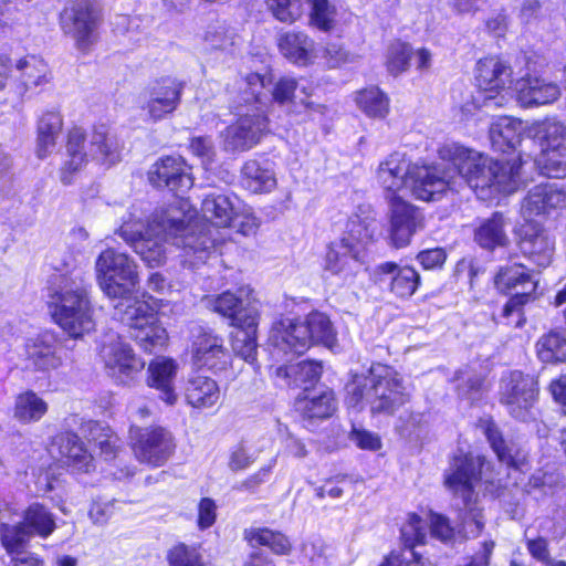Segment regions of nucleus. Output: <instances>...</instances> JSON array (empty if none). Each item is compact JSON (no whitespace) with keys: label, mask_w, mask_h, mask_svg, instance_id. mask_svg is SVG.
Instances as JSON below:
<instances>
[{"label":"nucleus","mask_w":566,"mask_h":566,"mask_svg":"<svg viewBox=\"0 0 566 566\" xmlns=\"http://www.w3.org/2000/svg\"><path fill=\"white\" fill-rule=\"evenodd\" d=\"M443 164L410 165L405 154L395 151L380 161L376 177L392 196L406 188L418 200L434 201L447 191L468 185L481 199L493 193H512L523 184L526 161L521 157L494 160L458 143H447L438 150Z\"/></svg>","instance_id":"obj_1"},{"label":"nucleus","mask_w":566,"mask_h":566,"mask_svg":"<svg viewBox=\"0 0 566 566\" xmlns=\"http://www.w3.org/2000/svg\"><path fill=\"white\" fill-rule=\"evenodd\" d=\"M203 219L195 218L187 201L179 199L156 210L145 223L136 208L128 212L117 233L150 266L166 260L167 244L181 249V262L189 268L205 264L216 247L224 241L219 228H228L235 217L230 197L209 193L201 202Z\"/></svg>","instance_id":"obj_2"},{"label":"nucleus","mask_w":566,"mask_h":566,"mask_svg":"<svg viewBox=\"0 0 566 566\" xmlns=\"http://www.w3.org/2000/svg\"><path fill=\"white\" fill-rule=\"evenodd\" d=\"M408 399L401 376L387 365H373L367 374L354 375L346 385L345 402L355 412L368 407L371 415H392Z\"/></svg>","instance_id":"obj_3"},{"label":"nucleus","mask_w":566,"mask_h":566,"mask_svg":"<svg viewBox=\"0 0 566 566\" xmlns=\"http://www.w3.org/2000/svg\"><path fill=\"white\" fill-rule=\"evenodd\" d=\"M48 306L54 323L72 338L95 329L90 286L80 272L59 276L48 290Z\"/></svg>","instance_id":"obj_4"},{"label":"nucleus","mask_w":566,"mask_h":566,"mask_svg":"<svg viewBox=\"0 0 566 566\" xmlns=\"http://www.w3.org/2000/svg\"><path fill=\"white\" fill-rule=\"evenodd\" d=\"M265 78L259 73H250L242 81L241 99L235 109L239 118L228 126L223 135V148L228 153H242L253 148L269 132L266 104L263 101L262 90ZM266 98V95L264 94Z\"/></svg>","instance_id":"obj_5"},{"label":"nucleus","mask_w":566,"mask_h":566,"mask_svg":"<svg viewBox=\"0 0 566 566\" xmlns=\"http://www.w3.org/2000/svg\"><path fill=\"white\" fill-rule=\"evenodd\" d=\"M251 292L249 287H241L237 293L227 291L209 301L213 311L229 318L230 325L235 328L232 334L234 354L250 364L256 358L259 324V310L250 298Z\"/></svg>","instance_id":"obj_6"},{"label":"nucleus","mask_w":566,"mask_h":566,"mask_svg":"<svg viewBox=\"0 0 566 566\" xmlns=\"http://www.w3.org/2000/svg\"><path fill=\"white\" fill-rule=\"evenodd\" d=\"M122 147L117 137L105 125L95 126L90 135L80 127L67 134L65 160L60 179L64 185L72 182V175L81 170L88 160L112 166L120 160Z\"/></svg>","instance_id":"obj_7"},{"label":"nucleus","mask_w":566,"mask_h":566,"mask_svg":"<svg viewBox=\"0 0 566 566\" xmlns=\"http://www.w3.org/2000/svg\"><path fill=\"white\" fill-rule=\"evenodd\" d=\"M482 460L472 454L455 455L444 474V484L454 497L462 501L461 538L476 537L484 527L482 510L478 506L475 484L480 481Z\"/></svg>","instance_id":"obj_8"},{"label":"nucleus","mask_w":566,"mask_h":566,"mask_svg":"<svg viewBox=\"0 0 566 566\" xmlns=\"http://www.w3.org/2000/svg\"><path fill=\"white\" fill-rule=\"evenodd\" d=\"M376 228L371 222L358 216L350 218L343 237L328 247L325 256V271L340 276L344 281L352 279L361 268V253L365 245L374 240Z\"/></svg>","instance_id":"obj_9"},{"label":"nucleus","mask_w":566,"mask_h":566,"mask_svg":"<svg viewBox=\"0 0 566 566\" xmlns=\"http://www.w3.org/2000/svg\"><path fill=\"white\" fill-rule=\"evenodd\" d=\"M270 342L275 348L302 354L312 344L331 347L335 342V332L329 318L319 312H313L303 322L289 318L275 323L270 332Z\"/></svg>","instance_id":"obj_10"},{"label":"nucleus","mask_w":566,"mask_h":566,"mask_svg":"<svg viewBox=\"0 0 566 566\" xmlns=\"http://www.w3.org/2000/svg\"><path fill=\"white\" fill-rule=\"evenodd\" d=\"M136 264L115 248L103 250L95 261L96 280L103 293L115 303H132L138 285Z\"/></svg>","instance_id":"obj_11"},{"label":"nucleus","mask_w":566,"mask_h":566,"mask_svg":"<svg viewBox=\"0 0 566 566\" xmlns=\"http://www.w3.org/2000/svg\"><path fill=\"white\" fill-rule=\"evenodd\" d=\"M113 317L129 328L130 337L144 352L151 354L165 346L167 332L146 302L115 303Z\"/></svg>","instance_id":"obj_12"},{"label":"nucleus","mask_w":566,"mask_h":566,"mask_svg":"<svg viewBox=\"0 0 566 566\" xmlns=\"http://www.w3.org/2000/svg\"><path fill=\"white\" fill-rule=\"evenodd\" d=\"M538 386L534 377L513 370L502 377L500 384V403L506 412L520 420L528 421L535 417Z\"/></svg>","instance_id":"obj_13"},{"label":"nucleus","mask_w":566,"mask_h":566,"mask_svg":"<svg viewBox=\"0 0 566 566\" xmlns=\"http://www.w3.org/2000/svg\"><path fill=\"white\" fill-rule=\"evenodd\" d=\"M476 83L481 90L474 99L479 107H500L506 102L507 90L512 84V70L499 57H485L478 62Z\"/></svg>","instance_id":"obj_14"},{"label":"nucleus","mask_w":566,"mask_h":566,"mask_svg":"<svg viewBox=\"0 0 566 566\" xmlns=\"http://www.w3.org/2000/svg\"><path fill=\"white\" fill-rule=\"evenodd\" d=\"M99 356L109 375L123 384L133 380L145 367V361L135 355L130 345L115 333L104 336Z\"/></svg>","instance_id":"obj_15"},{"label":"nucleus","mask_w":566,"mask_h":566,"mask_svg":"<svg viewBox=\"0 0 566 566\" xmlns=\"http://www.w3.org/2000/svg\"><path fill=\"white\" fill-rule=\"evenodd\" d=\"M129 434L134 453L143 463L160 467L174 453V438L164 428L142 429L133 424Z\"/></svg>","instance_id":"obj_16"},{"label":"nucleus","mask_w":566,"mask_h":566,"mask_svg":"<svg viewBox=\"0 0 566 566\" xmlns=\"http://www.w3.org/2000/svg\"><path fill=\"white\" fill-rule=\"evenodd\" d=\"M184 84L167 76L148 84L140 94L142 109L154 122L174 113L180 104Z\"/></svg>","instance_id":"obj_17"},{"label":"nucleus","mask_w":566,"mask_h":566,"mask_svg":"<svg viewBox=\"0 0 566 566\" xmlns=\"http://www.w3.org/2000/svg\"><path fill=\"white\" fill-rule=\"evenodd\" d=\"M99 13L90 0H77L61 13V25L80 50H86L96 39Z\"/></svg>","instance_id":"obj_18"},{"label":"nucleus","mask_w":566,"mask_h":566,"mask_svg":"<svg viewBox=\"0 0 566 566\" xmlns=\"http://www.w3.org/2000/svg\"><path fill=\"white\" fill-rule=\"evenodd\" d=\"M191 358L199 368L221 371L230 364L231 354L220 335L210 329L197 327L192 332Z\"/></svg>","instance_id":"obj_19"},{"label":"nucleus","mask_w":566,"mask_h":566,"mask_svg":"<svg viewBox=\"0 0 566 566\" xmlns=\"http://www.w3.org/2000/svg\"><path fill=\"white\" fill-rule=\"evenodd\" d=\"M389 235L396 248L407 247L411 238L424 227L422 212L399 196L389 199Z\"/></svg>","instance_id":"obj_20"},{"label":"nucleus","mask_w":566,"mask_h":566,"mask_svg":"<svg viewBox=\"0 0 566 566\" xmlns=\"http://www.w3.org/2000/svg\"><path fill=\"white\" fill-rule=\"evenodd\" d=\"M148 179L154 187L167 188L177 195L189 190L193 185L190 167L180 156L158 159L149 169Z\"/></svg>","instance_id":"obj_21"},{"label":"nucleus","mask_w":566,"mask_h":566,"mask_svg":"<svg viewBox=\"0 0 566 566\" xmlns=\"http://www.w3.org/2000/svg\"><path fill=\"white\" fill-rule=\"evenodd\" d=\"M24 355L28 366L36 371L48 373L63 365L61 340L50 331L28 338L24 344Z\"/></svg>","instance_id":"obj_22"},{"label":"nucleus","mask_w":566,"mask_h":566,"mask_svg":"<svg viewBox=\"0 0 566 566\" xmlns=\"http://www.w3.org/2000/svg\"><path fill=\"white\" fill-rule=\"evenodd\" d=\"M373 277L377 285L389 290L400 298L413 295L420 284V275L413 268L400 266L395 262H382L376 265Z\"/></svg>","instance_id":"obj_23"},{"label":"nucleus","mask_w":566,"mask_h":566,"mask_svg":"<svg viewBox=\"0 0 566 566\" xmlns=\"http://www.w3.org/2000/svg\"><path fill=\"white\" fill-rule=\"evenodd\" d=\"M552 209H566V187L557 184L536 185L522 203V214L526 220L546 214Z\"/></svg>","instance_id":"obj_24"},{"label":"nucleus","mask_w":566,"mask_h":566,"mask_svg":"<svg viewBox=\"0 0 566 566\" xmlns=\"http://www.w3.org/2000/svg\"><path fill=\"white\" fill-rule=\"evenodd\" d=\"M516 99L523 107L552 104L560 96L559 86L543 77L526 75L515 83Z\"/></svg>","instance_id":"obj_25"},{"label":"nucleus","mask_w":566,"mask_h":566,"mask_svg":"<svg viewBox=\"0 0 566 566\" xmlns=\"http://www.w3.org/2000/svg\"><path fill=\"white\" fill-rule=\"evenodd\" d=\"M55 449L57 457L65 459V463L76 471L88 472L94 468L92 454L73 432L57 434L53 440L51 452L53 453Z\"/></svg>","instance_id":"obj_26"},{"label":"nucleus","mask_w":566,"mask_h":566,"mask_svg":"<svg viewBox=\"0 0 566 566\" xmlns=\"http://www.w3.org/2000/svg\"><path fill=\"white\" fill-rule=\"evenodd\" d=\"M177 368V364L166 357H157L148 366V386L158 390L160 399L169 406L178 399L175 390Z\"/></svg>","instance_id":"obj_27"},{"label":"nucleus","mask_w":566,"mask_h":566,"mask_svg":"<svg viewBox=\"0 0 566 566\" xmlns=\"http://www.w3.org/2000/svg\"><path fill=\"white\" fill-rule=\"evenodd\" d=\"M484 433L500 462L516 470L526 467L527 451L520 443L503 439L494 422H486Z\"/></svg>","instance_id":"obj_28"},{"label":"nucleus","mask_w":566,"mask_h":566,"mask_svg":"<svg viewBox=\"0 0 566 566\" xmlns=\"http://www.w3.org/2000/svg\"><path fill=\"white\" fill-rule=\"evenodd\" d=\"M505 217L501 212H494L491 217L481 219L474 229V241L476 244L489 251L504 248L509 244Z\"/></svg>","instance_id":"obj_29"},{"label":"nucleus","mask_w":566,"mask_h":566,"mask_svg":"<svg viewBox=\"0 0 566 566\" xmlns=\"http://www.w3.org/2000/svg\"><path fill=\"white\" fill-rule=\"evenodd\" d=\"M525 124L513 117H500L491 124L490 140L492 148L500 153L515 150L522 142Z\"/></svg>","instance_id":"obj_30"},{"label":"nucleus","mask_w":566,"mask_h":566,"mask_svg":"<svg viewBox=\"0 0 566 566\" xmlns=\"http://www.w3.org/2000/svg\"><path fill=\"white\" fill-rule=\"evenodd\" d=\"M295 408L308 419H325L336 410L334 392L327 388H316L305 391L295 401Z\"/></svg>","instance_id":"obj_31"},{"label":"nucleus","mask_w":566,"mask_h":566,"mask_svg":"<svg viewBox=\"0 0 566 566\" xmlns=\"http://www.w3.org/2000/svg\"><path fill=\"white\" fill-rule=\"evenodd\" d=\"M275 375L285 381L287 386L300 387L305 391L316 384L322 375V365L314 360H302L295 364L280 366Z\"/></svg>","instance_id":"obj_32"},{"label":"nucleus","mask_w":566,"mask_h":566,"mask_svg":"<svg viewBox=\"0 0 566 566\" xmlns=\"http://www.w3.org/2000/svg\"><path fill=\"white\" fill-rule=\"evenodd\" d=\"M521 251L538 266H547L553 258L554 241L542 229L536 227L525 230L520 242Z\"/></svg>","instance_id":"obj_33"},{"label":"nucleus","mask_w":566,"mask_h":566,"mask_svg":"<svg viewBox=\"0 0 566 566\" xmlns=\"http://www.w3.org/2000/svg\"><path fill=\"white\" fill-rule=\"evenodd\" d=\"M48 411L49 403L32 389H25L14 397L12 417L21 424L39 422Z\"/></svg>","instance_id":"obj_34"},{"label":"nucleus","mask_w":566,"mask_h":566,"mask_svg":"<svg viewBox=\"0 0 566 566\" xmlns=\"http://www.w3.org/2000/svg\"><path fill=\"white\" fill-rule=\"evenodd\" d=\"M241 175L243 186L254 193L271 192L276 187L275 174L269 160L245 161Z\"/></svg>","instance_id":"obj_35"},{"label":"nucleus","mask_w":566,"mask_h":566,"mask_svg":"<svg viewBox=\"0 0 566 566\" xmlns=\"http://www.w3.org/2000/svg\"><path fill=\"white\" fill-rule=\"evenodd\" d=\"M185 396L187 402L193 408L207 409L219 402L221 394L214 379L197 375L189 378Z\"/></svg>","instance_id":"obj_36"},{"label":"nucleus","mask_w":566,"mask_h":566,"mask_svg":"<svg viewBox=\"0 0 566 566\" xmlns=\"http://www.w3.org/2000/svg\"><path fill=\"white\" fill-rule=\"evenodd\" d=\"M62 126V116L56 111H46L40 116L36 126L35 149L40 159L48 157L53 151Z\"/></svg>","instance_id":"obj_37"},{"label":"nucleus","mask_w":566,"mask_h":566,"mask_svg":"<svg viewBox=\"0 0 566 566\" xmlns=\"http://www.w3.org/2000/svg\"><path fill=\"white\" fill-rule=\"evenodd\" d=\"M22 524L31 535L48 538L56 528L55 515L43 504L32 503L22 514Z\"/></svg>","instance_id":"obj_38"},{"label":"nucleus","mask_w":566,"mask_h":566,"mask_svg":"<svg viewBox=\"0 0 566 566\" xmlns=\"http://www.w3.org/2000/svg\"><path fill=\"white\" fill-rule=\"evenodd\" d=\"M495 285L500 291L509 292L513 289L521 287L515 294H524L528 297L536 289V284L522 264H513L502 268L495 276Z\"/></svg>","instance_id":"obj_39"},{"label":"nucleus","mask_w":566,"mask_h":566,"mask_svg":"<svg viewBox=\"0 0 566 566\" xmlns=\"http://www.w3.org/2000/svg\"><path fill=\"white\" fill-rule=\"evenodd\" d=\"M528 135L538 142L542 151L566 147V126L554 119L534 124Z\"/></svg>","instance_id":"obj_40"},{"label":"nucleus","mask_w":566,"mask_h":566,"mask_svg":"<svg viewBox=\"0 0 566 566\" xmlns=\"http://www.w3.org/2000/svg\"><path fill=\"white\" fill-rule=\"evenodd\" d=\"M19 80L25 90L45 85L51 80V72L46 62L35 55H28L17 64Z\"/></svg>","instance_id":"obj_41"},{"label":"nucleus","mask_w":566,"mask_h":566,"mask_svg":"<svg viewBox=\"0 0 566 566\" xmlns=\"http://www.w3.org/2000/svg\"><path fill=\"white\" fill-rule=\"evenodd\" d=\"M281 53L289 60L307 64L312 57L314 42L302 32H287L279 40Z\"/></svg>","instance_id":"obj_42"},{"label":"nucleus","mask_w":566,"mask_h":566,"mask_svg":"<svg viewBox=\"0 0 566 566\" xmlns=\"http://www.w3.org/2000/svg\"><path fill=\"white\" fill-rule=\"evenodd\" d=\"M536 353L545 364L566 363V331H551L539 337Z\"/></svg>","instance_id":"obj_43"},{"label":"nucleus","mask_w":566,"mask_h":566,"mask_svg":"<svg viewBox=\"0 0 566 566\" xmlns=\"http://www.w3.org/2000/svg\"><path fill=\"white\" fill-rule=\"evenodd\" d=\"M245 539L251 546H268L273 553L284 555L291 551L289 538L270 528H250L244 533Z\"/></svg>","instance_id":"obj_44"},{"label":"nucleus","mask_w":566,"mask_h":566,"mask_svg":"<svg viewBox=\"0 0 566 566\" xmlns=\"http://www.w3.org/2000/svg\"><path fill=\"white\" fill-rule=\"evenodd\" d=\"M265 78V87L261 91L262 95H266V98L263 96V101L268 105L269 95L268 93L272 94V99L279 104H285L290 101H292L293 97H295L296 91H300L304 95L305 98L310 97L312 95V90L307 85L298 84L293 77H281L274 85L272 90H264L271 84V78L266 77L264 75H261Z\"/></svg>","instance_id":"obj_45"},{"label":"nucleus","mask_w":566,"mask_h":566,"mask_svg":"<svg viewBox=\"0 0 566 566\" xmlns=\"http://www.w3.org/2000/svg\"><path fill=\"white\" fill-rule=\"evenodd\" d=\"M357 104L369 117L382 118L389 111V101L378 87H370L359 92Z\"/></svg>","instance_id":"obj_46"},{"label":"nucleus","mask_w":566,"mask_h":566,"mask_svg":"<svg viewBox=\"0 0 566 566\" xmlns=\"http://www.w3.org/2000/svg\"><path fill=\"white\" fill-rule=\"evenodd\" d=\"M31 538L22 522L14 525L2 524L0 527L1 544L11 557L25 552L23 548Z\"/></svg>","instance_id":"obj_47"},{"label":"nucleus","mask_w":566,"mask_h":566,"mask_svg":"<svg viewBox=\"0 0 566 566\" xmlns=\"http://www.w3.org/2000/svg\"><path fill=\"white\" fill-rule=\"evenodd\" d=\"M560 483V476L556 471L541 469L531 475L525 491L535 497L545 496L553 494Z\"/></svg>","instance_id":"obj_48"},{"label":"nucleus","mask_w":566,"mask_h":566,"mask_svg":"<svg viewBox=\"0 0 566 566\" xmlns=\"http://www.w3.org/2000/svg\"><path fill=\"white\" fill-rule=\"evenodd\" d=\"M88 431L90 440L93 441L106 459L114 458L117 450L118 438L114 436L108 427H104L96 421H88L84 426Z\"/></svg>","instance_id":"obj_49"},{"label":"nucleus","mask_w":566,"mask_h":566,"mask_svg":"<svg viewBox=\"0 0 566 566\" xmlns=\"http://www.w3.org/2000/svg\"><path fill=\"white\" fill-rule=\"evenodd\" d=\"M538 167L549 178L566 177V147L542 151Z\"/></svg>","instance_id":"obj_50"},{"label":"nucleus","mask_w":566,"mask_h":566,"mask_svg":"<svg viewBox=\"0 0 566 566\" xmlns=\"http://www.w3.org/2000/svg\"><path fill=\"white\" fill-rule=\"evenodd\" d=\"M205 50L207 52H226L232 53L235 45V36L229 32L226 27H211L205 34Z\"/></svg>","instance_id":"obj_51"},{"label":"nucleus","mask_w":566,"mask_h":566,"mask_svg":"<svg viewBox=\"0 0 566 566\" xmlns=\"http://www.w3.org/2000/svg\"><path fill=\"white\" fill-rule=\"evenodd\" d=\"M310 4V21L315 28L328 31L334 25L335 10L328 0H307Z\"/></svg>","instance_id":"obj_52"},{"label":"nucleus","mask_w":566,"mask_h":566,"mask_svg":"<svg viewBox=\"0 0 566 566\" xmlns=\"http://www.w3.org/2000/svg\"><path fill=\"white\" fill-rule=\"evenodd\" d=\"M430 534L447 545H452L461 538V532L451 526L449 518L441 514L430 516Z\"/></svg>","instance_id":"obj_53"},{"label":"nucleus","mask_w":566,"mask_h":566,"mask_svg":"<svg viewBox=\"0 0 566 566\" xmlns=\"http://www.w3.org/2000/svg\"><path fill=\"white\" fill-rule=\"evenodd\" d=\"M269 10L275 19L285 23H293L302 14L301 0H266Z\"/></svg>","instance_id":"obj_54"},{"label":"nucleus","mask_w":566,"mask_h":566,"mask_svg":"<svg viewBox=\"0 0 566 566\" xmlns=\"http://www.w3.org/2000/svg\"><path fill=\"white\" fill-rule=\"evenodd\" d=\"M168 562L170 566H205L198 549L182 543L169 551Z\"/></svg>","instance_id":"obj_55"},{"label":"nucleus","mask_w":566,"mask_h":566,"mask_svg":"<svg viewBox=\"0 0 566 566\" xmlns=\"http://www.w3.org/2000/svg\"><path fill=\"white\" fill-rule=\"evenodd\" d=\"M412 55V48L402 42H396L390 45L388 51V70L391 74H399L403 72L409 64Z\"/></svg>","instance_id":"obj_56"},{"label":"nucleus","mask_w":566,"mask_h":566,"mask_svg":"<svg viewBox=\"0 0 566 566\" xmlns=\"http://www.w3.org/2000/svg\"><path fill=\"white\" fill-rule=\"evenodd\" d=\"M528 297L524 294H515L512 296L502 310L501 317L504 319V324L513 327H521L524 324L523 306L527 302Z\"/></svg>","instance_id":"obj_57"},{"label":"nucleus","mask_w":566,"mask_h":566,"mask_svg":"<svg viewBox=\"0 0 566 566\" xmlns=\"http://www.w3.org/2000/svg\"><path fill=\"white\" fill-rule=\"evenodd\" d=\"M254 461L255 457H253L243 444H239L230 452L228 465L231 471L235 472L245 470Z\"/></svg>","instance_id":"obj_58"},{"label":"nucleus","mask_w":566,"mask_h":566,"mask_svg":"<svg viewBox=\"0 0 566 566\" xmlns=\"http://www.w3.org/2000/svg\"><path fill=\"white\" fill-rule=\"evenodd\" d=\"M447 253L442 248L423 250L418 253L417 260L424 270L441 268L446 262Z\"/></svg>","instance_id":"obj_59"},{"label":"nucleus","mask_w":566,"mask_h":566,"mask_svg":"<svg viewBox=\"0 0 566 566\" xmlns=\"http://www.w3.org/2000/svg\"><path fill=\"white\" fill-rule=\"evenodd\" d=\"M350 440L360 449L375 451L381 447L380 439L377 434L355 427L352 429Z\"/></svg>","instance_id":"obj_60"},{"label":"nucleus","mask_w":566,"mask_h":566,"mask_svg":"<svg viewBox=\"0 0 566 566\" xmlns=\"http://www.w3.org/2000/svg\"><path fill=\"white\" fill-rule=\"evenodd\" d=\"M191 151L201 158L203 164H209L213 160L214 151L212 142L207 137H195L190 142Z\"/></svg>","instance_id":"obj_61"},{"label":"nucleus","mask_w":566,"mask_h":566,"mask_svg":"<svg viewBox=\"0 0 566 566\" xmlns=\"http://www.w3.org/2000/svg\"><path fill=\"white\" fill-rule=\"evenodd\" d=\"M216 503L205 497L199 503L198 512V525L201 530L209 528L216 521Z\"/></svg>","instance_id":"obj_62"},{"label":"nucleus","mask_w":566,"mask_h":566,"mask_svg":"<svg viewBox=\"0 0 566 566\" xmlns=\"http://www.w3.org/2000/svg\"><path fill=\"white\" fill-rule=\"evenodd\" d=\"M114 513L113 502L96 501L90 509V517L95 524H104Z\"/></svg>","instance_id":"obj_63"},{"label":"nucleus","mask_w":566,"mask_h":566,"mask_svg":"<svg viewBox=\"0 0 566 566\" xmlns=\"http://www.w3.org/2000/svg\"><path fill=\"white\" fill-rule=\"evenodd\" d=\"M527 549L537 560L546 564L551 563L548 543L544 537L527 539Z\"/></svg>","instance_id":"obj_64"}]
</instances>
